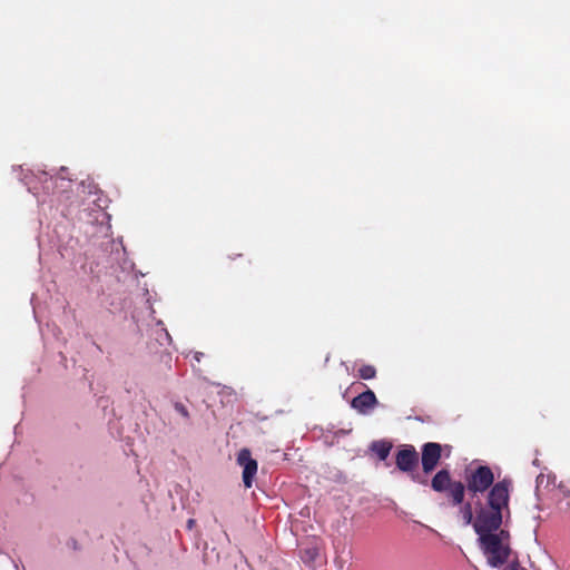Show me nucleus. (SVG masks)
<instances>
[{"instance_id":"9b49d317","label":"nucleus","mask_w":570,"mask_h":570,"mask_svg":"<svg viewBox=\"0 0 570 570\" xmlns=\"http://www.w3.org/2000/svg\"><path fill=\"white\" fill-rule=\"evenodd\" d=\"M372 449L381 460H385L390 453L391 445L386 443H374Z\"/></svg>"},{"instance_id":"1a4fd4ad","label":"nucleus","mask_w":570,"mask_h":570,"mask_svg":"<svg viewBox=\"0 0 570 570\" xmlns=\"http://www.w3.org/2000/svg\"><path fill=\"white\" fill-rule=\"evenodd\" d=\"M302 560L308 564L309 567L314 568L320 560V551L316 547L306 548L302 552Z\"/></svg>"},{"instance_id":"39448f33","label":"nucleus","mask_w":570,"mask_h":570,"mask_svg":"<svg viewBox=\"0 0 570 570\" xmlns=\"http://www.w3.org/2000/svg\"><path fill=\"white\" fill-rule=\"evenodd\" d=\"M441 456V445L439 443H426L422 453L423 470L429 473L436 466Z\"/></svg>"},{"instance_id":"f3484780","label":"nucleus","mask_w":570,"mask_h":570,"mask_svg":"<svg viewBox=\"0 0 570 570\" xmlns=\"http://www.w3.org/2000/svg\"><path fill=\"white\" fill-rule=\"evenodd\" d=\"M193 524H194V520H189V521H188V528H191V527H193Z\"/></svg>"},{"instance_id":"f8f14e48","label":"nucleus","mask_w":570,"mask_h":570,"mask_svg":"<svg viewBox=\"0 0 570 570\" xmlns=\"http://www.w3.org/2000/svg\"><path fill=\"white\" fill-rule=\"evenodd\" d=\"M358 372L360 376L364 380H370L375 376V368L371 365H363Z\"/></svg>"},{"instance_id":"ddd939ff","label":"nucleus","mask_w":570,"mask_h":570,"mask_svg":"<svg viewBox=\"0 0 570 570\" xmlns=\"http://www.w3.org/2000/svg\"><path fill=\"white\" fill-rule=\"evenodd\" d=\"M462 519L464 520V523H465V524H471V523H472L473 514H472V508H471V504H466V505L462 509Z\"/></svg>"},{"instance_id":"4468645a","label":"nucleus","mask_w":570,"mask_h":570,"mask_svg":"<svg viewBox=\"0 0 570 570\" xmlns=\"http://www.w3.org/2000/svg\"><path fill=\"white\" fill-rule=\"evenodd\" d=\"M175 410L178 414H180L183 417H188V411L186 409L185 405H183L181 403H176L175 404Z\"/></svg>"},{"instance_id":"7ed1b4c3","label":"nucleus","mask_w":570,"mask_h":570,"mask_svg":"<svg viewBox=\"0 0 570 570\" xmlns=\"http://www.w3.org/2000/svg\"><path fill=\"white\" fill-rule=\"evenodd\" d=\"M493 473L488 466L478 468L468 480V489L473 492H483L493 483Z\"/></svg>"},{"instance_id":"f03ea898","label":"nucleus","mask_w":570,"mask_h":570,"mask_svg":"<svg viewBox=\"0 0 570 570\" xmlns=\"http://www.w3.org/2000/svg\"><path fill=\"white\" fill-rule=\"evenodd\" d=\"M489 505L481 508L476 518L485 517H500V524H502L505 513H509V487L507 482L497 483L489 493Z\"/></svg>"},{"instance_id":"20e7f679","label":"nucleus","mask_w":570,"mask_h":570,"mask_svg":"<svg viewBox=\"0 0 570 570\" xmlns=\"http://www.w3.org/2000/svg\"><path fill=\"white\" fill-rule=\"evenodd\" d=\"M238 464L243 468V482L246 488L253 484V478L257 472V462L252 459L250 452L247 449L239 451L237 456Z\"/></svg>"},{"instance_id":"dca6fc26","label":"nucleus","mask_w":570,"mask_h":570,"mask_svg":"<svg viewBox=\"0 0 570 570\" xmlns=\"http://www.w3.org/2000/svg\"><path fill=\"white\" fill-rule=\"evenodd\" d=\"M543 481V475H539L538 479H537V482H538V485L541 484Z\"/></svg>"},{"instance_id":"423d86ee","label":"nucleus","mask_w":570,"mask_h":570,"mask_svg":"<svg viewBox=\"0 0 570 570\" xmlns=\"http://www.w3.org/2000/svg\"><path fill=\"white\" fill-rule=\"evenodd\" d=\"M417 462V454L413 448L403 449L397 453L396 464L402 471H410Z\"/></svg>"},{"instance_id":"f257e3e1","label":"nucleus","mask_w":570,"mask_h":570,"mask_svg":"<svg viewBox=\"0 0 570 570\" xmlns=\"http://www.w3.org/2000/svg\"><path fill=\"white\" fill-rule=\"evenodd\" d=\"M473 528L488 563L491 567L504 564L511 556L510 534L501 528L500 517L475 518Z\"/></svg>"},{"instance_id":"0eeeda50","label":"nucleus","mask_w":570,"mask_h":570,"mask_svg":"<svg viewBox=\"0 0 570 570\" xmlns=\"http://www.w3.org/2000/svg\"><path fill=\"white\" fill-rule=\"evenodd\" d=\"M375 403H376V396L372 391L368 390V391L357 395L356 397H354L352 401V406L355 410L364 413L368 409H372L375 405Z\"/></svg>"},{"instance_id":"2eb2a0df","label":"nucleus","mask_w":570,"mask_h":570,"mask_svg":"<svg viewBox=\"0 0 570 570\" xmlns=\"http://www.w3.org/2000/svg\"><path fill=\"white\" fill-rule=\"evenodd\" d=\"M505 570H525L524 568L520 567L518 563H512L510 567H508Z\"/></svg>"},{"instance_id":"6e6552de","label":"nucleus","mask_w":570,"mask_h":570,"mask_svg":"<svg viewBox=\"0 0 570 570\" xmlns=\"http://www.w3.org/2000/svg\"><path fill=\"white\" fill-rule=\"evenodd\" d=\"M450 484V475L448 471L442 470L435 474V476L432 480V488L435 491H443L448 488Z\"/></svg>"},{"instance_id":"9d476101","label":"nucleus","mask_w":570,"mask_h":570,"mask_svg":"<svg viewBox=\"0 0 570 570\" xmlns=\"http://www.w3.org/2000/svg\"><path fill=\"white\" fill-rule=\"evenodd\" d=\"M451 497L455 504H459L463 501L464 497V487L461 483H456L451 488Z\"/></svg>"}]
</instances>
